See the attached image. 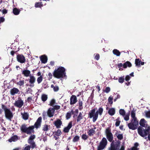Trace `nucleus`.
<instances>
[{
  "label": "nucleus",
  "instance_id": "ea45409f",
  "mask_svg": "<svg viewBox=\"0 0 150 150\" xmlns=\"http://www.w3.org/2000/svg\"><path fill=\"white\" fill-rule=\"evenodd\" d=\"M43 79V77L42 76H40L38 77L37 79V81L38 84H39L41 82Z\"/></svg>",
  "mask_w": 150,
  "mask_h": 150
},
{
  "label": "nucleus",
  "instance_id": "c9c22d12",
  "mask_svg": "<svg viewBox=\"0 0 150 150\" xmlns=\"http://www.w3.org/2000/svg\"><path fill=\"white\" fill-rule=\"evenodd\" d=\"M56 101L55 99H52L50 101V103L49 104L51 106H54L55 104Z\"/></svg>",
  "mask_w": 150,
  "mask_h": 150
},
{
  "label": "nucleus",
  "instance_id": "e433bc0d",
  "mask_svg": "<svg viewBox=\"0 0 150 150\" xmlns=\"http://www.w3.org/2000/svg\"><path fill=\"white\" fill-rule=\"evenodd\" d=\"M22 115L23 118L25 120H26L28 118V115L27 113H24L23 114L22 113Z\"/></svg>",
  "mask_w": 150,
  "mask_h": 150
},
{
  "label": "nucleus",
  "instance_id": "4468645a",
  "mask_svg": "<svg viewBox=\"0 0 150 150\" xmlns=\"http://www.w3.org/2000/svg\"><path fill=\"white\" fill-rule=\"evenodd\" d=\"M35 81V77L33 76L30 75V76L29 79V83H30V86L31 87H34V83Z\"/></svg>",
  "mask_w": 150,
  "mask_h": 150
},
{
  "label": "nucleus",
  "instance_id": "3c124183",
  "mask_svg": "<svg viewBox=\"0 0 150 150\" xmlns=\"http://www.w3.org/2000/svg\"><path fill=\"white\" fill-rule=\"evenodd\" d=\"M82 101H80L79 102V109L80 110H81L82 108Z\"/></svg>",
  "mask_w": 150,
  "mask_h": 150
},
{
  "label": "nucleus",
  "instance_id": "a18cd8bd",
  "mask_svg": "<svg viewBox=\"0 0 150 150\" xmlns=\"http://www.w3.org/2000/svg\"><path fill=\"white\" fill-rule=\"evenodd\" d=\"M24 83V81L23 80L20 81L17 83L20 86H23Z\"/></svg>",
  "mask_w": 150,
  "mask_h": 150
},
{
  "label": "nucleus",
  "instance_id": "69168bd1",
  "mask_svg": "<svg viewBox=\"0 0 150 150\" xmlns=\"http://www.w3.org/2000/svg\"><path fill=\"white\" fill-rule=\"evenodd\" d=\"M5 21L4 18L3 17H1L0 18V24L1 23L4 22Z\"/></svg>",
  "mask_w": 150,
  "mask_h": 150
},
{
  "label": "nucleus",
  "instance_id": "de8ad7c7",
  "mask_svg": "<svg viewBox=\"0 0 150 150\" xmlns=\"http://www.w3.org/2000/svg\"><path fill=\"white\" fill-rule=\"evenodd\" d=\"M120 118H118L116 120V122L115 125L116 126H118L120 125Z\"/></svg>",
  "mask_w": 150,
  "mask_h": 150
},
{
  "label": "nucleus",
  "instance_id": "e2e57ef3",
  "mask_svg": "<svg viewBox=\"0 0 150 150\" xmlns=\"http://www.w3.org/2000/svg\"><path fill=\"white\" fill-rule=\"evenodd\" d=\"M61 131L59 129L57 130V132L56 133V134L57 135L59 136L61 134Z\"/></svg>",
  "mask_w": 150,
  "mask_h": 150
},
{
  "label": "nucleus",
  "instance_id": "dca6fc26",
  "mask_svg": "<svg viewBox=\"0 0 150 150\" xmlns=\"http://www.w3.org/2000/svg\"><path fill=\"white\" fill-rule=\"evenodd\" d=\"M140 125L144 127H146L147 126V121L144 119H142L140 121Z\"/></svg>",
  "mask_w": 150,
  "mask_h": 150
},
{
  "label": "nucleus",
  "instance_id": "2f4dec72",
  "mask_svg": "<svg viewBox=\"0 0 150 150\" xmlns=\"http://www.w3.org/2000/svg\"><path fill=\"white\" fill-rule=\"evenodd\" d=\"M113 53L115 55L117 56H119L120 54V53L119 50L117 49H114L113 50Z\"/></svg>",
  "mask_w": 150,
  "mask_h": 150
},
{
  "label": "nucleus",
  "instance_id": "052dcab7",
  "mask_svg": "<svg viewBox=\"0 0 150 150\" xmlns=\"http://www.w3.org/2000/svg\"><path fill=\"white\" fill-rule=\"evenodd\" d=\"M59 89V87L57 86H55L53 88V90L54 91H57Z\"/></svg>",
  "mask_w": 150,
  "mask_h": 150
},
{
  "label": "nucleus",
  "instance_id": "338daca9",
  "mask_svg": "<svg viewBox=\"0 0 150 150\" xmlns=\"http://www.w3.org/2000/svg\"><path fill=\"white\" fill-rule=\"evenodd\" d=\"M2 12L3 14H5L7 13V10L6 9H4L2 10Z\"/></svg>",
  "mask_w": 150,
  "mask_h": 150
},
{
  "label": "nucleus",
  "instance_id": "393cba45",
  "mask_svg": "<svg viewBox=\"0 0 150 150\" xmlns=\"http://www.w3.org/2000/svg\"><path fill=\"white\" fill-rule=\"evenodd\" d=\"M132 66L131 63L129 61H127L123 64V67L124 68H126L127 67H130Z\"/></svg>",
  "mask_w": 150,
  "mask_h": 150
},
{
  "label": "nucleus",
  "instance_id": "bf43d9fd",
  "mask_svg": "<svg viewBox=\"0 0 150 150\" xmlns=\"http://www.w3.org/2000/svg\"><path fill=\"white\" fill-rule=\"evenodd\" d=\"M48 126L47 125H45L43 128V130L44 131H47L48 130Z\"/></svg>",
  "mask_w": 150,
  "mask_h": 150
},
{
  "label": "nucleus",
  "instance_id": "864d4df0",
  "mask_svg": "<svg viewBox=\"0 0 150 150\" xmlns=\"http://www.w3.org/2000/svg\"><path fill=\"white\" fill-rule=\"evenodd\" d=\"M88 137V136L86 134H83L82 136V139L84 140L86 139Z\"/></svg>",
  "mask_w": 150,
  "mask_h": 150
},
{
  "label": "nucleus",
  "instance_id": "37998d69",
  "mask_svg": "<svg viewBox=\"0 0 150 150\" xmlns=\"http://www.w3.org/2000/svg\"><path fill=\"white\" fill-rule=\"evenodd\" d=\"M80 137L78 136H76L73 140V141L74 142H77L79 139Z\"/></svg>",
  "mask_w": 150,
  "mask_h": 150
},
{
  "label": "nucleus",
  "instance_id": "4d7b16f0",
  "mask_svg": "<svg viewBox=\"0 0 150 150\" xmlns=\"http://www.w3.org/2000/svg\"><path fill=\"white\" fill-rule=\"evenodd\" d=\"M95 59L97 60H98L100 58V55L98 54H97L95 56Z\"/></svg>",
  "mask_w": 150,
  "mask_h": 150
},
{
  "label": "nucleus",
  "instance_id": "9d476101",
  "mask_svg": "<svg viewBox=\"0 0 150 150\" xmlns=\"http://www.w3.org/2000/svg\"><path fill=\"white\" fill-rule=\"evenodd\" d=\"M16 58L17 61L21 63H24L25 61V58L23 54H18L17 55Z\"/></svg>",
  "mask_w": 150,
  "mask_h": 150
},
{
  "label": "nucleus",
  "instance_id": "39448f33",
  "mask_svg": "<svg viewBox=\"0 0 150 150\" xmlns=\"http://www.w3.org/2000/svg\"><path fill=\"white\" fill-rule=\"evenodd\" d=\"M5 114V116L6 119L10 120H11V119L13 117L12 112L11 111L10 109L4 107L3 108Z\"/></svg>",
  "mask_w": 150,
  "mask_h": 150
},
{
  "label": "nucleus",
  "instance_id": "cd10ccee",
  "mask_svg": "<svg viewBox=\"0 0 150 150\" xmlns=\"http://www.w3.org/2000/svg\"><path fill=\"white\" fill-rule=\"evenodd\" d=\"M100 87L98 85L96 86L95 89H93L91 94H94V93H97V91L98 92V93H99V92L100 91Z\"/></svg>",
  "mask_w": 150,
  "mask_h": 150
},
{
  "label": "nucleus",
  "instance_id": "423d86ee",
  "mask_svg": "<svg viewBox=\"0 0 150 150\" xmlns=\"http://www.w3.org/2000/svg\"><path fill=\"white\" fill-rule=\"evenodd\" d=\"M138 121L137 120H132L131 122L128 125L129 128L130 129L134 130L137 128L138 126Z\"/></svg>",
  "mask_w": 150,
  "mask_h": 150
},
{
  "label": "nucleus",
  "instance_id": "6e6d98bb",
  "mask_svg": "<svg viewBox=\"0 0 150 150\" xmlns=\"http://www.w3.org/2000/svg\"><path fill=\"white\" fill-rule=\"evenodd\" d=\"M112 99H113L112 97H111V96H110L108 98V100L109 102L110 103V104H112Z\"/></svg>",
  "mask_w": 150,
  "mask_h": 150
},
{
  "label": "nucleus",
  "instance_id": "f704fd0d",
  "mask_svg": "<svg viewBox=\"0 0 150 150\" xmlns=\"http://www.w3.org/2000/svg\"><path fill=\"white\" fill-rule=\"evenodd\" d=\"M139 144L137 143H136L134 144V146L132 147L130 150H139L137 147L138 146Z\"/></svg>",
  "mask_w": 150,
  "mask_h": 150
},
{
  "label": "nucleus",
  "instance_id": "c03bdc74",
  "mask_svg": "<svg viewBox=\"0 0 150 150\" xmlns=\"http://www.w3.org/2000/svg\"><path fill=\"white\" fill-rule=\"evenodd\" d=\"M119 113L120 115L122 116H124L125 114V110L122 109H121L120 110Z\"/></svg>",
  "mask_w": 150,
  "mask_h": 150
},
{
  "label": "nucleus",
  "instance_id": "603ef678",
  "mask_svg": "<svg viewBox=\"0 0 150 150\" xmlns=\"http://www.w3.org/2000/svg\"><path fill=\"white\" fill-rule=\"evenodd\" d=\"M71 114L70 112H68L66 115V117L67 119H69L71 117Z\"/></svg>",
  "mask_w": 150,
  "mask_h": 150
},
{
  "label": "nucleus",
  "instance_id": "f03ea898",
  "mask_svg": "<svg viewBox=\"0 0 150 150\" xmlns=\"http://www.w3.org/2000/svg\"><path fill=\"white\" fill-rule=\"evenodd\" d=\"M66 69L62 67L59 66L57 69H55L52 74L54 78L58 79L63 78L66 76Z\"/></svg>",
  "mask_w": 150,
  "mask_h": 150
},
{
  "label": "nucleus",
  "instance_id": "2eb2a0df",
  "mask_svg": "<svg viewBox=\"0 0 150 150\" xmlns=\"http://www.w3.org/2000/svg\"><path fill=\"white\" fill-rule=\"evenodd\" d=\"M72 122H70L68 124V126L65 127L64 129V131L65 133H67L69 132V129L72 127Z\"/></svg>",
  "mask_w": 150,
  "mask_h": 150
},
{
  "label": "nucleus",
  "instance_id": "6ab92c4d",
  "mask_svg": "<svg viewBox=\"0 0 150 150\" xmlns=\"http://www.w3.org/2000/svg\"><path fill=\"white\" fill-rule=\"evenodd\" d=\"M77 102V98L76 96L72 95L70 98V104H74Z\"/></svg>",
  "mask_w": 150,
  "mask_h": 150
},
{
  "label": "nucleus",
  "instance_id": "13d9d810",
  "mask_svg": "<svg viewBox=\"0 0 150 150\" xmlns=\"http://www.w3.org/2000/svg\"><path fill=\"white\" fill-rule=\"evenodd\" d=\"M54 109L56 110H58L60 108V106L58 105H54Z\"/></svg>",
  "mask_w": 150,
  "mask_h": 150
},
{
  "label": "nucleus",
  "instance_id": "20e7f679",
  "mask_svg": "<svg viewBox=\"0 0 150 150\" xmlns=\"http://www.w3.org/2000/svg\"><path fill=\"white\" fill-rule=\"evenodd\" d=\"M89 115L90 118H93V121L94 122L96 121L98 118V114L97 112H96L95 109L91 110L89 113Z\"/></svg>",
  "mask_w": 150,
  "mask_h": 150
},
{
  "label": "nucleus",
  "instance_id": "c756f323",
  "mask_svg": "<svg viewBox=\"0 0 150 150\" xmlns=\"http://www.w3.org/2000/svg\"><path fill=\"white\" fill-rule=\"evenodd\" d=\"M13 13L15 15H17L19 14L20 11L16 8H13Z\"/></svg>",
  "mask_w": 150,
  "mask_h": 150
},
{
  "label": "nucleus",
  "instance_id": "f257e3e1",
  "mask_svg": "<svg viewBox=\"0 0 150 150\" xmlns=\"http://www.w3.org/2000/svg\"><path fill=\"white\" fill-rule=\"evenodd\" d=\"M41 120L42 118L41 117H39L35 123L34 126H32L28 127H26L25 125H22L21 128V130L22 132L26 133L27 134H30L34 131V126L36 128L40 127Z\"/></svg>",
  "mask_w": 150,
  "mask_h": 150
},
{
  "label": "nucleus",
  "instance_id": "58836bf2",
  "mask_svg": "<svg viewBox=\"0 0 150 150\" xmlns=\"http://www.w3.org/2000/svg\"><path fill=\"white\" fill-rule=\"evenodd\" d=\"M41 98L43 101H45L47 98V96L46 94H42L41 97Z\"/></svg>",
  "mask_w": 150,
  "mask_h": 150
},
{
  "label": "nucleus",
  "instance_id": "412c9836",
  "mask_svg": "<svg viewBox=\"0 0 150 150\" xmlns=\"http://www.w3.org/2000/svg\"><path fill=\"white\" fill-rule=\"evenodd\" d=\"M96 129V127H94L93 128H92L89 130L88 132V135L90 136H93L95 133V129Z\"/></svg>",
  "mask_w": 150,
  "mask_h": 150
},
{
  "label": "nucleus",
  "instance_id": "774afa93",
  "mask_svg": "<svg viewBox=\"0 0 150 150\" xmlns=\"http://www.w3.org/2000/svg\"><path fill=\"white\" fill-rule=\"evenodd\" d=\"M16 52L12 51L11 52V54L13 56L14 54Z\"/></svg>",
  "mask_w": 150,
  "mask_h": 150
},
{
  "label": "nucleus",
  "instance_id": "aec40b11",
  "mask_svg": "<svg viewBox=\"0 0 150 150\" xmlns=\"http://www.w3.org/2000/svg\"><path fill=\"white\" fill-rule=\"evenodd\" d=\"M40 59L41 62L42 63L45 64L47 62V57L45 55H42Z\"/></svg>",
  "mask_w": 150,
  "mask_h": 150
},
{
  "label": "nucleus",
  "instance_id": "4be33fe9",
  "mask_svg": "<svg viewBox=\"0 0 150 150\" xmlns=\"http://www.w3.org/2000/svg\"><path fill=\"white\" fill-rule=\"evenodd\" d=\"M28 143L31 145L32 148L34 149L36 145L33 140L28 139Z\"/></svg>",
  "mask_w": 150,
  "mask_h": 150
},
{
  "label": "nucleus",
  "instance_id": "f8f14e48",
  "mask_svg": "<svg viewBox=\"0 0 150 150\" xmlns=\"http://www.w3.org/2000/svg\"><path fill=\"white\" fill-rule=\"evenodd\" d=\"M54 124L57 128H61V125H62V122L61 120L59 119H57L54 123Z\"/></svg>",
  "mask_w": 150,
  "mask_h": 150
},
{
  "label": "nucleus",
  "instance_id": "0eeeda50",
  "mask_svg": "<svg viewBox=\"0 0 150 150\" xmlns=\"http://www.w3.org/2000/svg\"><path fill=\"white\" fill-rule=\"evenodd\" d=\"M107 142L105 138H103L100 142V144L98 147V149H104L107 144Z\"/></svg>",
  "mask_w": 150,
  "mask_h": 150
},
{
  "label": "nucleus",
  "instance_id": "0e129e2a",
  "mask_svg": "<svg viewBox=\"0 0 150 150\" xmlns=\"http://www.w3.org/2000/svg\"><path fill=\"white\" fill-rule=\"evenodd\" d=\"M130 77L129 75H127L125 78V79L126 81H128L130 79Z\"/></svg>",
  "mask_w": 150,
  "mask_h": 150
},
{
  "label": "nucleus",
  "instance_id": "bb28decb",
  "mask_svg": "<svg viewBox=\"0 0 150 150\" xmlns=\"http://www.w3.org/2000/svg\"><path fill=\"white\" fill-rule=\"evenodd\" d=\"M43 6L42 3L41 1L40 2H36L35 5V8H41Z\"/></svg>",
  "mask_w": 150,
  "mask_h": 150
},
{
  "label": "nucleus",
  "instance_id": "49530a36",
  "mask_svg": "<svg viewBox=\"0 0 150 150\" xmlns=\"http://www.w3.org/2000/svg\"><path fill=\"white\" fill-rule=\"evenodd\" d=\"M30 146L26 144L25 145V146L23 148V150H30Z\"/></svg>",
  "mask_w": 150,
  "mask_h": 150
},
{
  "label": "nucleus",
  "instance_id": "9b49d317",
  "mask_svg": "<svg viewBox=\"0 0 150 150\" xmlns=\"http://www.w3.org/2000/svg\"><path fill=\"white\" fill-rule=\"evenodd\" d=\"M23 101L21 99H19L16 101L14 105L16 106L21 108L23 106Z\"/></svg>",
  "mask_w": 150,
  "mask_h": 150
},
{
  "label": "nucleus",
  "instance_id": "7ed1b4c3",
  "mask_svg": "<svg viewBox=\"0 0 150 150\" xmlns=\"http://www.w3.org/2000/svg\"><path fill=\"white\" fill-rule=\"evenodd\" d=\"M120 142L118 141L116 142H112L110 146L108 148V150H118L120 146Z\"/></svg>",
  "mask_w": 150,
  "mask_h": 150
},
{
  "label": "nucleus",
  "instance_id": "b1692460",
  "mask_svg": "<svg viewBox=\"0 0 150 150\" xmlns=\"http://www.w3.org/2000/svg\"><path fill=\"white\" fill-rule=\"evenodd\" d=\"M19 91V90L15 88H12L10 90L11 94H17Z\"/></svg>",
  "mask_w": 150,
  "mask_h": 150
},
{
  "label": "nucleus",
  "instance_id": "ddd939ff",
  "mask_svg": "<svg viewBox=\"0 0 150 150\" xmlns=\"http://www.w3.org/2000/svg\"><path fill=\"white\" fill-rule=\"evenodd\" d=\"M55 110L54 108H49L47 111V115L50 117H53L54 114Z\"/></svg>",
  "mask_w": 150,
  "mask_h": 150
},
{
  "label": "nucleus",
  "instance_id": "473e14b6",
  "mask_svg": "<svg viewBox=\"0 0 150 150\" xmlns=\"http://www.w3.org/2000/svg\"><path fill=\"white\" fill-rule=\"evenodd\" d=\"M124 120L126 121H128L129 120V113H128L125 114L124 116H123Z\"/></svg>",
  "mask_w": 150,
  "mask_h": 150
},
{
  "label": "nucleus",
  "instance_id": "f3484780",
  "mask_svg": "<svg viewBox=\"0 0 150 150\" xmlns=\"http://www.w3.org/2000/svg\"><path fill=\"white\" fill-rule=\"evenodd\" d=\"M22 74L24 75L25 76L28 77L30 76V71L28 70H24L22 72Z\"/></svg>",
  "mask_w": 150,
  "mask_h": 150
},
{
  "label": "nucleus",
  "instance_id": "7c9ffc66",
  "mask_svg": "<svg viewBox=\"0 0 150 150\" xmlns=\"http://www.w3.org/2000/svg\"><path fill=\"white\" fill-rule=\"evenodd\" d=\"M135 64L136 67H140V63L141 62V60L139 59H135Z\"/></svg>",
  "mask_w": 150,
  "mask_h": 150
},
{
  "label": "nucleus",
  "instance_id": "a211bd4d",
  "mask_svg": "<svg viewBox=\"0 0 150 150\" xmlns=\"http://www.w3.org/2000/svg\"><path fill=\"white\" fill-rule=\"evenodd\" d=\"M131 115L132 118V120H137V119L136 117L135 111L134 110H132L131 112Z\"/></svg>",
  "mask_w": 150,
  "mask_h": 150
},
{
  "label": "nucleus",
  "instance_id": "c85d7f7f",
  "mask_svg": "<svg viewBox=\"0 0 150 150\" xmlns=\"http://www.w3.org/2000/svg\"><path fill=\"white\" fill-rule=\"evenodd\" d=\"M18 139V137L16 136H14L12 137L10 139L8 140L9 142H15Z\"/></svg>",
  "mask_w": 150,
  "mask_h": 150
},
{
  "label": "nucleus",
  "instance_id": "79ce46f5",
  "mask_svg": "<svg viewBox=\"0 0 150 150\" xmlns=\"http://www.w3.org/2000/svg\"><path fill=\"white\" fill-rule=\"evenodd\" d=\"M82 114L81 112H80L77 117V121L79 122L82 119Z\"/></svg>",
  "mask_w": 150,
  "mask_h": 150
},
{
  "label": "nucleus",
  "instance_id": "a19ab883",
  "mask_svg": "<svg viewBox=\"0 0 150 150\" xmlns=\"http://www.w3.org/2000/svg\"><path fill=\"white\" fill-rule=\"evenodd\" d=\"M147 135L148 134V139L150 140V126L148 127L147 128Z\"/></svg>",
  "mask_w": 150,
  "mask_h": 150
},
{
  "label": "nucleus",
  "instance_id": "5701e85b",
  "mask_svg": "<svg viewBox=\"0 0 150 150\" xmlns=\"http://www.w3.org/2000/svg\"><path fill=\"white\" fill-rule=\"evenodd\" d=\"M115 135L119 140H121L123 139V134H120L117 131L115 133Z\"/></svg>",
  "mask_w": 150,
  "mask_h": 150
},
{
  "label": "nucleus",
  "instance_id": "5fc2aeb1",
  "mask_svg": "<svg viewBox=\"0 0 150 150\" xmlns=\"http://www.w3.org/2000/svg\"><path fill=\"white\" fill-rule=\"evenodd\" d=\"M48 75L49 76V77H48V79L50 80L52 78V75L51 73L49 72L48 74Z\"/></svg>",
  "mask_w": 150,
  "mask_h": 150
},
{
  "label": "nucleus",
  "instance_id": "8fccbe9b",
  "mask_svg": "<svg viewBox=\"0 0 150 150\" xmlns=\"http://www.w3.org/2000/svg\"><path fill=\"white\" fill-rule=\"evenodd\" d=\"M110 88L109 87H106L105 89L103 90V91L107 93H108L110 91Z\"/></svg>",
  "mask_w": 150,
  "mask_h": 150
},
{
  "label": "nucleus",
  "instance_id": "680f3d73",
  "mask_svg": "<svg viewBox=\"0 0 150 150\" xmlns=\"http://www.w3.org/2000/svg\"><path fill=\"white\" fill-rule=\"evenodd\" d=\"M35 138V136L34 135H31L29 139L33 140Z\"/></svg>",
  "mask_w": 150,
  "mask_h": 150
},
{
  "label": "nucleus",
  "instance_id": "09e8293b",
  "mask_svg": "<svg viewBox=\"0 0 150 150\" xmlns=\"http://www.w3.org/2000/svg\"><path fill=\"white\" fill-rule=\"evenodd\" d=\"M145 113L146 117L148 118L150 117V111H145Z\"/></svg>",
  "mask_w": 150,
  "mask_h": 150
},
{
  "label": "nucleus",
  "instance_id": "1a4fd4ad",
  "mask_svg": "<svg viewBox=\"0 0 150 150\" xmlns=\"http://www.w3.org/2000/svg\"><path fill=\"white\" fill-rule=\"evenodd\" d=\"M137 130L138 133L141 136L144 137L147 135V128L145 130L142 127H139Z\"/></svg>",
  "mask_w": 150,
  "mask_h": 150
},
{
  "label": "nucleus",
  "instance_id": "6e6552de",
  "mask_svg": "<svg viewBox=\"0 0 150 150\" xmlns=\"http://www.w3.org/2000/svg\"><path fill=\"white\" fill-rule=\"evenodd\" d=\"M105 133L107 139L109 141L111 142L113 139V137L110 129L109 128L106 129L105 130Z\"/></svg>",
  "mask_w": 150,
  "mask_h": 150
},
{
  "label": "nucleus",
  "instance_id": "4c0bfd02",
  "mask_svg": "<svg viewBox=\"0 0 150 150\" xmlns=\"http://www.w3.org/2000/svg\"><path fill=\"white\" fill-rule=\"evenodd\" d=\"M103 111V109L102 108H99L98 110H97L96 112H97L98 115L99 114V115H102Z\"/></svg>",
  "mask_w": 150,
  "mask_h": 150
},
{
  "label": "nucleus",
  "instance_id": "a878e982",
  "mask_svg": "<svg viewBox=\"0 0 150 150\" xmlns=\"http://www.w3.org/2000/svg\"><path fill=\"white\" fill-rule=\"evenodd\" d=\"M108 113L110 115H113L115 113V109L114 108H111L109 109L108 110Z\"/></svg>",
  "mask_w": 150,
  "mask_h": 150
},
{
  "label": "nucleus",
  "instance_id": "72a5a7b5",
  "mask_svg": "<svg viewBox=\"0 0 150 150\" xmlns=\"http://www.w3.org/2000/svg\"><path fill=\"white\" fill-rule=\"evenodd\" d=\"M125 79L124 76L120 77L118 79V82L120 83H122L124 82Z\"/></svg>",
  "mask_w": 150,
  "mask_h": 150
}]
</instances>
